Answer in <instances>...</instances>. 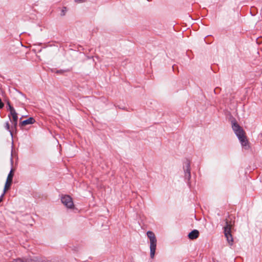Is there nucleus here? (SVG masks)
I'll return each instance as SVG.
<instances>
[{"label": "nucleus", "instance_id": "dca6fc26", "mask_svg": "<svg viewBox=\"0 0 262 262\" xmlns=\"http://www.w3.org/2000/svg\"><path fill=\"white\" fill-rule=\"evenodd\" d=\"M66 71H67V70H57L56 73H57V74H62L64 72H66Z\"/></svg>", "mask_w": 262, "mask_h": 262}, {"label": "nucleus", "instance_id": "423d86ee", "mask_svg": "<svg viewBox=\"0 0 262 262\" xmlns=\"http://www.w3.org/2000/svg\"><path fill=\"white\" fill-rule=\"evenodd\" d=\"M62 203L68 208H73L74 207V203L72 198L69 195H64L61 198Z\"/></svg>", "mask_w": 262, "mask_h": 262}, {"label": "nucleus", "instance_id": "6e6552de", "mask_svg": "<svg viewBox=\"0 0 262 262\" xmlns=\"http://www.w3.org/2000/svg\"><path fill=\"white\" fill-rule=\"evenodd\" d=\"M199 235V231L196 229H194V230H193L192 231H191L188 234V237L190 239H196L197 237H198Z\"/></svg>", "mask_w": 262, "mask_h": 262}, {"label": "nucleus", "instance_id": "9d476101", "mask_svg": "<svg viewBox=\"0 0 262 262\" xmlns=\"http://www.w3.org/2000/svg\"><path fill=\"white\" fill-rule=\"evenodd\" d=\"M8 117L9 118V119H10V121L11 122V123L12 124V128H13L15 129H16V128H17V121H18V120H15V121L14 120H11V118L10 117V116L8 115Z\"/></svg>", "mask_w": 262, "mask_h": 262}, {"label": "nucleus", "instance_id": "39448f33", "mask_svg": "<svg viewBox=\"0 0 262 262\" xmlns=\"http://www.w3.org/2000/svg\"><path fill=\"white\" fill-rule=\"evenodd\" d=\"M190 169V162L188 159H187L183 165V170L184 172V178L187 180L188 183H189L191 178Z\"/></svg>", "mask_w": 262, "mask_h": 262}, {"label": "nucleus", "instance_id": "f03ea898", "mask_svg": "<svg viewBox=\"0 0 262 262\" xmlns=\"http://www.w3.org/2000/svg\"><path fill=\"white\" fill-rule=\"evenodd\" d=\"M146 234L150 240V256L151 258H153L155 254L157 241L153 232L148 231Z\"/></svg>", "mask_w": 262, "mask_h": 262}, {"label": "nucleus", "instance_id": "4468645a", "mask_svg": "<svg viewBox=\"0 0 262 262\" xmlns=\"http://www.w3.org/2000/svg\"><path fill=\"white\" fill-rule=\"evenodd\" d=\"M7 105L8 106V109L10 111V112L11 111V108L14 109V107L12 106H11L9 101H8L7 102Z\"/></svg>", "mask_w": 262, "mask_h": 262}, {"label": "nucleus", "instance_id": "7ed1b4c3", "mask_svg": "<svg viewBox=\"0 0 262 262\" xmlns=\"http://www.w3.org/2000/svg\"><path fill=\"white\" fill-rule=\"evenodd\" d=\"M232 225L228 223V222L226 220V226L224 227V232L227 241L230 245H232L233 238L231 233Z\"/></svg>", "mask_w": 262, "mask_h": 262}, {"label": "nucleus", "instance_id": "a211bd4d", "mask_svg": "<svg viewBox=\"0 0 262 262\" xmlns=\"http://www.w3.org/2000/svg\"><path fill=\"white\" fill-rule=\"evenodd\" d=\"M5 194L4 193L2 194V195L0 196V203L3 201V196Z\"/></svg>", "mask_w": 262, "mask_h": 262}, {"label": "nucleus", "instance_id": "f3484780", "mask_svg": "<svg viewBox=\"0 0 262 262\" xmlns=\"http://www.w3.org/2000/svg\"><path fill=\"white\" fill-rule=\"evenodd\" d=\"M4 106V103L2 102L1 99L0 98V109L2 108Z\"/></svg>", "mask_w": 262, "mask_h": 262}, {"label": "nucleus", "instance_id": "2eb2a0df", "mask_svg": "<svg viewBox=\"0 0 262 262\" xmlns=\"http://www.w3.org/2000/svg\"><path fill=\"white\" fill-rule=\"evenodd\" d=\"M67 11V9L66 7H63L61 10L60 15L61 16H64L66 14V12Z\"/></svg>", "mask_w": 262, "mask_h": 262}, {"label": "nucleus", "instance_id": "f257e3e1", "mask_svg": "<svg viewBox=\"0 0 262 262\" xmlns=\"http://www.w3.org/2000/svg\"><path fill=\"white\" fill-rule=\"evenodd\" d=\"M232 127L239 139L242 146L245 149H249V142L245 135V133L243 128L235 122L232 123Z\"/></svg>", "mask_w": 262, "mask_h": 262}, {"label": "nucleus", "instance_id": "20e7f679", "mask_svg": "<svg viewBox=\"0 0 262 262\" xmlns=\"http://www.w3.org/2000/svg\"><path fill=\"white\" fill-rule=\"evenodd\" d=\"M11 262H49L46 259L38 257H33L25 258H17L14 259Z\"/></svg>", "mask_w": 262, "mask_h": 262}, {"label": "nucleus", "instance_id": "6ab92c4d", "mask_svg": "<svg viewBox=\"0 0 262 262\" xmlns=\"http://www.w3.org/2000/svg\"><path fill=\"white\" fill-rule=\"evenodd\" d=\"M82 1L83 0H75V2L76 3H81V2H82Z\"/></svg>", "mask_w": 262, "mask_h": 262}, {"label": "nucleus", "instance_id": "1a4fd4ad", "mask_svg": "<svg viewBox=\"0 0 262 262\" xmlns=\"http://www.w3.org/2000/svg\"><path fill=\"white\" fill-rule=\"evenodd\" d=\"M10 117L11 116L12 117V119H11V120H18V116H17V113L16 112L15 109H12L11 108V111L10 112Z\"/></svg>", "mask_w": 262, "mask_h": 262}, {"label": "nucleus", "instance_id": "0eeeda50", "mask_svg": "<svg viewBox=\"0 0 262 262\" xmlns=\"http://www.w3.org/2000/svg\"><path fill=\"white\" fill-rule=\"evenodd\" d=\"M35 122V119L33 117H30L29 118L19 123V125L21 126H26L28 124H32Z\"/></svg>", "mask_w": 262, "mask_h": 262}, {"label": "nucleus", "instance_id": "9b49d317", "mask_svg": "<svg viewBox=\"0 0 262 262\" xmlns=\"http://www.w3.org/2000/svg\"><path fill=\"white\" fill-rule=\"evenodd\" d=\"M13 177V170H12V169H11L10 170L9 173L8 175L7 179L6 181L12 182Z\"/></svg>", "mask_w": 262, "mask_h": 262}, {"label": "nucleus", "instance_id": "ddd939ff", "mask_svg": "<svg viewBox=\"0 0 262 262\" xmlns=\"http://www.w3.org/2000/svg\"><path fill=\"white\" fill-rule=\"evenodd\" d=\"M5 128L10 132L11 136L13 137V133L12 130L10 129V125L8 122H6L5 123Z\"/></svg>", "mask_w": 262, "mask_h": 262}, {"label": "nucleus", "instance_id": "f8f14e48", "mask_svg": "<svg viewBox=\"0 0 262 262\" xmlns=\"http://www.w3.org/2000/svg\"><path fill=\"white\" fill-rule=\"evenodd\" d=\"M12 183V182H11L6 181L5 185V188L4 189V194L5 193L6 190L10 188Z\"/></svg>", "mask_w": 262, "mask_h": 262}]
</instances>
